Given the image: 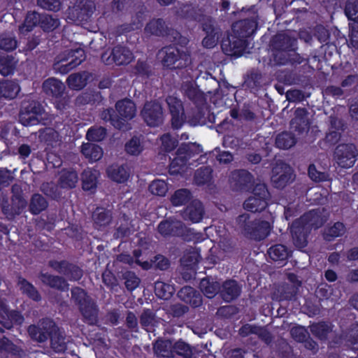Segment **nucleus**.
<instances>
[{"label":"nucleus","instance_id":"obj_48","mask_svg":"<svg viewBox=\"0 0 358 358\" xmlns=\"http://www.w3.org/2000/svg\"><path fill=\"white\" fill-rule=\"evenodd\" d=\"M309 327L312 334L321 341L327 340L332 331L331 325L324 322L313 323Z\"/></svg>","mask_w":358,"mask_h":358},{"label":"nucleus","instance_id":"obj_26","mask_svg":"<svg viewBox=\"0 0 358 358\" xmlns=\"http://www.w3.org/2000/svg\"><path fill=\"white\" fill-rule=\"evenodd\" d=\"M257 28V17L244 19L235 22L232 26L233 32L246 38L254 34Z\"/></svg>","mask_w":358,"mask_h":358},{"label":"nucleus","instance_id":"obj_36","mask_svg":"<svg viewBox=\"0 0 358 358\" xmlns=\"http://www.w3.org/2000/svg\"><path fill=\"white\" fill-rule=\"evenodd\" d=\"M38 138L41 142L51 148H57L62 144V136L51 127H45L39 130Z\"/></svg>","mask_w":358,"mask_h":358},{"label":"nucleus","instance_id":"obj_8","mask_svg":"<svg viewBox=\"0 0 358 358\" xmlns=\"http://www.w3.org/2000/svg\"><path fill=\"white\" fill-rule=\"evenodd\" d=\"M358 150L352 143H341L338 145L334 152V159L338 166L349 169L354 166Z\"/></svg>","mask_w":358,"mask_h":358},{"label":"nucleus","instance_id":"obj_22","mask_svg":"<svg viewBox=\"0 0 358 358\" xmlns=\"http://www.w3.org/2000/svg\"><path fill=\"white\" fill-rule=\"evenodd\" d=\"M289 282L280 285L277 289L279 300H292L296 296L299 287L301 285V281L294 273L288 274Z\"/></svg>","mask_w":358,"mask_h":358},{"label":"nucleus","instance_id":"obj_33","mask_svg":"<svg viewBox=\"0 0 358 358\" xmlns=\"http://www.w3.org/2000/svg\"><path fill=\"white\" fill-rule=\"evenodd\" d=\"M241 288L236 281L228 280L223 282L220 287V296L226 302H230L236 299L241 294Z\"/></svg>","mask_w":358,"mask_h":358},{"label":"nucleus","instance_id":"obj_61","mask_svg":"<svg viewBox=\"0 0 358 358\" xmlns=\"http://www.w3.org/2000/svg\"><path fill=\"white\" fill-rule=\"evenodd\" d=\"M201 22L203 31L208 34H220V29L217 26L216 22L211 17L207 15H201L197 20Z\"/></svg>","mask_w":358,"mask_h":358},{"label":"nucleus","instance_id":"obj_50","mask_svg":"<svg viewBox=\"0 0 358 358\" xmlns=\"http://www.w3.org/2000/svg\"><path fill=\"white\" fill-rule=\"evenodd\" d=\"M17 285L23 294H25L30 299L38 301L41 300V295L35 287L26 279L19 277Z\"/></svg>","mask_w":358,"mask_h":358},{"label":"nucleus","instance_id":"obj_54","mask_svg":"<svg viewBox=\"0 0 358 358\" xmlns=\"http://www.w3.org/2000/svg\"><path fill=\"white\" fill-rule=\"evenodd\" d=\"M113 108H107L103 110L100 113V117L106 121V122H110V124L115 128L120 129V130H127L128 129V124L124 123L122 120H120L117 117H113Z\"/></svg>","mask_w":358,"mask_h":358},{"label":"nucleus","instance_id":"obj_14","mask_svg":"<svg viewBox=\"0 0 358 358\" xmlns=\"http://www.w3.org/2000/svg\"><path fill=\"white\" fill-rule=\"evenodd\" d=\"M132 59V52L127 48L121 45L115 46L110 52H106L101 55V60L107 65L113 63L117 65H126Z\"/></svg>","mask_w":358,"mask_h":358},{"label":"nucleus","instance_id":"obj_37","mask_svg":"<svg viewBox=\"0 0 358 358\" xmlns=\"http://www.w3.org/2000/svg\"><path fill=\"white\" fill-rule=\"evenodd\" d=\"M178 296L182 301L194 307H199L202 304L201 294L192 287L185 286L181 288Z\"/></svg>","mask_w":358,"mask_h":358},{"label":"nucleus","instance_id":"obj_56","mask_svg":"<svg viewBox=\"0 0 358 358\" xmlns=\"http://www.w3.org/2000/svg\"><path fill=\"white\" fill-rule=\"evenodd\" d=\"M266 206V200L254 196H250L243 203L244 208L252 213L262 211L265 209Z\"/></svg>","mask_w":358,"mask_h":358},{"label":"nucleus","instance_id":"obj_39","mask_svg":"<svg viewBox=\"0 0 358 358\" xmlns=\"http://www.w3.org/2000/svg\"><path fill=\"white\" fill-rule=\"evenodd\" d=\"M199 288L201 292L208 298H213L217 293L220 292V285L213 278H203L199 283Z\"/></svg>","mask_w":358,"mask_h":358},{"label":"nucleus","instance_id":"obj_60","mask_svg":"<svg viewBox=\"0 0 358 358\" xmlns=\"http://www.w3.org/2000/svg\"><path fill=\"white\" fill-rule=\"evenodd\" d=\"M211 178V168L209 166H203L195 171L194 176V182L197 185H203L210 182Z\"/></svg>","mask_w":358,"mask_h":358},{"label":"nucleus","instance_id":"obj_42","mask_svg":"<svg viewBox=\"0 0 358 358\" xmlns=\"http://www.w3.org/2000/svg\"><path fill=\"white\" fill-rule=\"evenodd\" d=\"M48 206V202L41 194H34L29 200V210L32 215H38Z\"/></svg>","mask_w":358,"mask_h":358},{"label":"nucleus","instance_id":"obj_32","mask_svg":"<svg viewBox=\"0 0 358 358\" xmlns=\"http://www.w3.org/2000/svg\"><path fill=\"white\" fill-rule=\"evenodd\" d=\"M42 88L43 92L51 96L61 97L66 90L65 85L59 80L55 78H50L43 83Z\"/></svg>","mask_w":358,"mask_h":358},{"label":"nucleus","instance_id":"obj_13","mask_svg":"<svg viewBox=\"0 0 358 358\" xmlns=\"http://www.w3.org/2000/svg\"><path fill=\"white\" fill-rule=\"evenodd\" d=\"M146 12L147 8L142 2L138 0L135 1L129 12L134 15L131 17V22L129 24H122L119 27L117 28L118 34H121L141 28Z\"/></svg>","mask_w":358,"mask_h":358},{"label":"nucleus","instance_id":"obj_51","mask_svg":"<svg viewBox=\"0 0 358 358\" xmlns=\"http://www.w3.org/2000/svg\"><path fill=\"white\" fill-rule=\"evenodd\" d=\"M268 257L273 261H284L289 256V251L287 247L282 244H276L268 248Z\"/></svg>","mask_w":358,"mask_h":358},{"label":"nucleus","instance_id":"obj_6","mask_svg":"<svg viewBox=\"0 0 358 358\" xmlns=\"http://www.w3.org/2000/svg\"><path fill=\"white\" fill-rule=\"evenodd\" d=\"M57 326L50 318H43L36 324H31L28 327L27 332L30 338L38 343H44L57 332Z\"/></svg>","mask_w":358,"mask_h":358},{"label":"nucleus","instance_id":"obj_55","mask_svg":"<svg viewBox=\"0 0 358 358\" xmlns=\"http://www.w3.org/2000/svg\"><path fill=\"white\" fill-rule=\"evenodd\" d=\"M296 143L294 135L290 132H282L275 138V145L280 149L287 150L293 147Z\"/></svg>","mask_w":358,"mask_h":358},{"label":"nucleus","instance_id":"obj_10","mask_svg":"<svg viewBox=\"0 0 358 358\" xmlns=\"http://www.w3.org/2000/svg\"><path fill=\"white\" fill-rule=\"evenodd\" d=\"M95 10V3L91 0H78L67 10V19L73 22L87 21Z\"/></svg>","mask_w":358,"mask_h":358},{"label":"nucleus","instance_id":"obj_53","mask_svg":"<svg viewBox=\"0 0 358 358\" xmlns=\"http://www.w3.org/2000/svg\"><path fill=\"white\" fill-rule=\"evenodd\" d=\"M345 233V227L342 222H337L334 225L327 227L323 232V238L327 241H331Z\"/></svg>","mask_w":358,"mask_h":358},{"label":"nucleus","instance_id":"obj_47","mask_svg":"<svg viewBox=\"0 0 358 358\" xmlns=\"http://www.w3.org/2000/svg\"><path fill=\"white\" fill-rule=\"evenodd\" d=\"M134 226L129 222V218L127 215H123L117 222V227L115 232L114 233V237L115 238H122L129 236L133 231Z\"/></svg>","mask_w":358,"mask_h":358},{"label":"nucleus","instance_id":"obj_58","mask_svg":"<svg viewBox=\"0 0 358 358\" xmlns=\"http://www.w3.org/2000/svg\"><path fill=\"white\" fill-rule=\"evenodd\" d=\"M17 64V60L12 55H6L0 58V73L7 76L13 73Z\"/></svg>","mask_w":358,"mask_h":358},{"label":"nucleus","instance_id":"obj_4","mask_svg":"<svg viewBox=\"0 0 358 358\" xmlns=\"http://www.w3.org/2000/svg\"><path fill=\"white\" fill-rule=\"evenodd\" d=\"M202 149L196 143H182L169 165V173L178 174L185 166L188 159L195 154H200Z\"/></svg>","mask_w":358,"mask_h":358},{"label":"nucleus","instance_id":"obj_16","mask_svg":"<svg viewBox=\"0 0 358 358\" xmlns=\"http://www.w3.org/2000/svg\"><path fill=\"white\" fill-rule=\"evenodd\" d=\"M229 180L231 188L234 191H248L254 184L252 175L244 169L231 172Z\"/></svg>","mask_w":358,"mask_h":358},{"label":"nucleus","instance_id":"obj_41","mask_svg":"<svg viewBox=\"0 0 358 358\" xmlns=\"http://www.w3.org/2000/svg\"><path fill=\"white\" fill-rule=\"evenodd\" d=\"M78 181V174L73 170H62L60 172L58 185L61 188L71 189Z\"/></svg>","mask_w":358,"mask_h":358},{"label":"nucleus","instance_id":"obj_49","mask_svg":"<svg viewBox=\"0 0 358 358\" xmlns=\"http://www.w3.org/2000/svg\"><path fill=\"white\" fill-rule=\"evenodd\" d=\"M99 175L98 171L91 169H85L82 173L83 188L85 190H91L96 187L97 178Z\"/></svg>","mask_w":358,"mask_h":358},{"label":"nucleus","instance_id":"obj_1","mask_svg":"<svg viewBox=\"0 0 358 358\" xmlns=\"http://www.w3.org/2000/svg\"><path fill=\"white\" fill-rule=\"evenodd\" d=\"M71 299L78 306L83 320L88 324H95L98 321L99 308L95 301L82 288L71 289Z\"/></svg>","mask_w":358,"mask_h":358},{"label":"nucleus","instance_id":"obj_57","mask_svg":"<svg viewBox=\"0 0 358 358\" xmlns=\"http://www.w3.org/2000/svg\"><path fill=\"white\" fill-rule=\"evenodd\" d=\"M51 348L57 352H62L66 350L67 342L63 333L57 327V332L50 336Z\"/></svg>","mask_w":358,"mask_h":358},{"label":"nucleus","instance_id":"obj_59","mask_svg":"<svg viewBox=\"0 0 358 358\" xmlns=\"http://www.w3.org/2000/svg\"><path fill=\"white\" fill-rule=\"evenodd\" d=\"M41 14L36 11L27 13L24 24L20 27L21 32L24 31L28 32L33 29L37 25L40 24Z\"/></svg>","mask_w":358,"mask_h":358},{"label":"nucleus","instance_id":"obj_46","mask_svg":"<svg viewBox=\"0 0 358 358\" xmlns=\"http://www.w3.org/2000/svg\"><path fill=\"white\" fill-rule=\"evenodd\" d=\"M112 217L110 210L102 208H97L92 214L94 224L96 227L107 226L110 223Z\"/></svg>","mask_w":358,"mask_h":358},{"label":"nucleus","instance_id":"obj_7","mask_svg":"<svg viewBox=\"0 0 358 358\" xmlns=\"http://www.w3.org/2000/svg\"><path fill=\"white\" fill-rule=\"evenodd\" d=\"M271 180L275 187L284 188L293 180L292 169L282 160H276L272 166Z\"/></svg>","mask_w":358,"mask_h":358},{"label":"nucleus","instance_id":"obj_40","mask_svg":"<svg viewBox=\"0 0 358 358\" xmlns=\"http://www.w3.org/2000/svg\"><path fill=\"white\" fill-rule=\"evenodd\" d=\"M107 174L110 178L117 182H124L127 180L129 173L127 166L113 164L107 169Z\"/></svg>","mask_w":358,"mask_h":358},{"label":"nucleus","instance_id":"obj_24","mask_svg":"<svg viewBox=\"0 0 358 358\" xmlns=\"http://www.w3.org/2000/svg\"><path fill=\"white\" fill-rule=\"evenodd\" d=\"M205 215V209L203 203L197 199L191 201L187 206L181 212V216L185 220L192 223L200 222Z\"/></svg>","mask_w":358,"mask_h":358},{"label":"nucleus","instance_id":"obj_11","mask_svg":"<svg viewBox=\"0 0 358 358\" xmlns=\"http://www.w3.org/2000/svg\"><path fill=\"white\" fill-rule=\"evenodd\" d=\"M158 231L164 236H173L186 238L189 233V229L181 220L169 218L159 224Z\"/></svg>","mask_w":358,"mask_h":358},{"label":"nucleus","instance_id":"obj_45","mask_svg":"<svg viewBox=\"0 0 358 358\" xmlns=\"http://www.w3.org/2000/svg\"><path fill=\"white\" fill-rule=\"evenodd\" d=\"M81 152L90 161L96 162L103 156L102 148L94 143H83L81 146Z\"/></svg>","mask_w":358,"mask_h":358},{"label":"nucleus","instance_id":"obj_38","mask_svg":"<svg viewBox=\"0 0 358 358\" xmlns=\"http://www.w3.org/2000/svg\"><path fill=\"white\" fill-rule=\"evenodd\" d=\"M141 327L147 331L153 332L159 322L155 313L150 309L144 310L139 317Z\"/></svg>","mask_w":358,"mask_h":358},{"label":"nucleus","instance_id":"obj_64","mask_svg":"<svg viewBox=\"0 0 358 358\" xmlns=\"http://www.w3.org/2000/svg\"><path fill=\"white\" fill-rule=\"evenodd\" d=\"M60 24L58 18L48 14H41L39 26L45 31H51L57 28Z\"/></svg>","mask_w":358,"mask_h":358},{"label":"nucleus","instance_id":"obj_30","mask_svg":"<svg viewBox=\"0 0 358 358\" xmlns=\"http://www.w3.org/2000/svg\"><path fill=\"white\" fill-rule=\"evenodd\" d=\"M145 31L152 35L158 36H164L165 35H168L171 31L173 32V34H176V36H174V38H176V36L178 35V32L169 29L166 24V22L161 18L153 19L150 20L146 24L145 27Z\"/></svg>","mask_w":358,"mask_h":358},{"label":"nucleus","instance_id":"obj_34","mask_svg":"<svg viewBox=\"0 0 358 358\" xmlns=\"http://www.w3.org/2000/svg\"><path fill=\"white\" fill-rule=\"evenodd\" d=\"M153 352L158 357L171 358L174 357L173 344L169 339L158 338L153 343Z\"/></svg>","mask_w":358,"mask_h":358},{"label":"nucleus","instance_id":"obj_23","mask_svg":"<svg viewBox=\"0 0 358 358\" xmlns=\"http://www.w3.org/2000/svg\"><path fill=\"white\" fill-rule=\"evenodd\" d=\"M310 125L309 112L306 108H297L294 111V117L290 121V127L299 134L308 132Z\"/></svg>","mask_w":358,"mask_h":358},{"label":"nucleus","instance_id":"obj_18","mask_svg":"<svg viewBox=\"0 0 358 358\" xmlns=\"http://www.w3.org/2000/svg\"><path fill=\"white\" fill-rule=\"evenodd\" d=\"M48 266L57 272L63 274L70 280H78L83 276V271L77 266L65 260H50Z\"/></svg>","mask_w":358,"mask_h":358},{"label":"nucleus","instance_id":"obj_21","mask_svg":"<svg viewBox=\"0 0 358 358\" xmlns=\"http://www.w3.org/2000/svg\"><path fill=\"white\" fill-rule=\"evenodd\" d=\"M268 45L272 54L291 48H296L297 39L287 33L281 32L271 38Z\"/></svg>","mask_w":358,"mask_h":358},{"label":"nucleus","instance_id":"obj_44","mask_svg":"<svg viewBox=\"0 0 358 358\" xmlns=\"http://www.w3.org/2000/svg\"><path fill=\"white\" fill-rule=\"evenodd\" d=\"M20 86L12 80H3L0 82V94L2 98L13 99L15 98L20 92Z\"/></svg>","mask_w":358,"mask_h":358},{"label":"nucleus","instance_id":"obj_43","mask_svg":"<svg viewBox=\"0 0 358 358\" xmlns=\"http://www.w3.org/2000/svg\"><path fill=\"white\" fill-rule=\"evenodd\" d=\"M4 352L10 353L20 357L25 355L24 350L20 346H17L11 342L6 336H0V355Z\"/></svg>","mask_w":358,"mask_h":358},{"label":"nucleus","instance_id":"obj_12","mask_svg":"<svg viewBox=\"0 0 358 358\" xmlns=\"http://www.w3.org/2000/svg\"><path fill=\"white\" fill-rule=\"evenodd\" d=\"M141 115L150 127H157L163 123L164 113L161 104L157 101H148L144 104Z\"/></svg>","mask_w":358,"mask_h":358},{"label":"nucleus","instance_id":"obj_20","mask_svg":"<svg viewBox=\"0 0 358 358\" xmlns=\"http://www.w3.org/2000/svg\"><path fill=\"white\" fill-rule=\"evenodd\" d=\"M11 203H10L8 218L13 219L22 213L27 205L23 196V191L20 185L14 184L11 187Z\"/></svg>","mask_w":358,"mask_h":358},{"label":"nucleus","instance_id":"obj_29","mask_svg":"<svg viewBox=\"0 0 358 358\" xmlns=\"http://www.w3.org/2000/svg\"><path fill=\"white\" fill-rule=\"evenodd\" d=\"M181 88L184 95L195 105H202L206 103L204 92L199 90L194 81L184 82Z\"/></svg>","mask_w":358,"mask_h":358},{"label":"nucleus","instance_id":"obj_27","mask_svg":"<svg viewBox=\"0 0 358 358\" xmlns=\"http://www.w3.org/2000/svg\"><path fill=\"white\" fill-rule=\"evenodd\" d=\"M38 278L43 284L52 289H55L60 292H66L69 290V284L62 276L41 272L38 275Z\"/></svg>","mask_w":358,"mask_h":358},{"label":"nucleus","instance_id":"obj_63","mask_svg":"<svg viewBox=\"0 0 358 358\" xmlns=\"http://www.w3.org/2000/svg\"><path fill=\"white\" fill-rule=\"evenodd\" d=\"M176 13L181 18L194 20H197L201 16L196 10L190 5H182L176 8Z\"/></svg>","mask_w":358,"mask_h":358},{"label":"nucleus","instance_id":"obj_17","mask_svg":"<svg viewBox=\"0 0 358 358\" xmlns=\"http://www.w3.org/2000/svg\"><path fill=\"white\" fill-rule=\"evenodd\" d=\"M329 214L324 208H319L305 213L298 220L310 231L313 228L318 229L329 219Z\"/></svg>","mask_w":358,"mask_h":358},{"label":"nucleus","instance_id":"obj_15","mask_svg":"<svg viewBox=\"0 0 358 358\" xmlns=\"http://www.w3.org/2000/svg\"><path fill=\"white\" fill-rule=\"evenodd\" d=\"M166 102L171 115V126L173 129L180 128L186 120L182 101L176 96H168Z\"/></svg>","mask_w":358,"mask_h":358},{"label":"nucleus","instance_id":"obj_9","mask_svg":"<svg viewBox=\"0 0 358 358\" xmlns=\"http://www.w3.org/2000/svg\"><path fill=\"white\" fill-rule=\"evenodd\" d=\"M298 47L291 48L285 50L272 53L269 59V64L275 66H296L301 64L304 59L297 52Z\"/></svg>","mask_w":358,"mask_h":358},{"label":"nucleus","instance_id":"obj_5","mask_svg":"<svg viewBox=\"0 0 358 358\" xmlns=\"http://www.w3.org/2000/svg\"><path fill=\"white\" fill-rule=\"evenodd\" d=\"M85 56L83 49L77 48L76 50H68L64 55H59L56 57V61L53 64V69L55 71L65 74L78 66L85 60Z\"/></svg>","mask_w":358,"mask_h":358},{"label":"nucleus","instance_id":"obj_28","mask_svg":"<svg viewBox=\"0 0 358 358\" xmlns=\"http://www.w3.org/2000/svg\"><path fill=\"white\" fill-rule=\"evenodd\" d=\"M115 108L118 113V117H117L124 122V123L131 120L136 113L135 103L129 99L118 101L115 104Z\"/></svg>","mask_w":358,"mask_h":358},{"label":"nucleus","instance_id":"obj_25","mask_svg":"<svg viewBox=\"0 0 358 358\" xmlns=\"http://www.w3.org/2000/svg\"><path fill=\"white\" fill-rule=\"evenodd\" d=\"M292 243L298 249L305 248L308 244V227L304 226L299 220H294L290 228Z\"/></svg>","mask_w":358,"mask_h":358},{"label":"nucleus","instance_id":"obj_52","mask_svg":"<svg viewBox=\"0 0 358 358\" xmlns=\"http://www.w3.org/2000/svg\"><path fill=\"white\" fill-rule=\"evenodd\" d=\"M194 199L191 192L187 189L176 190L171 197V203L175 206H183Z\"/></svg>","mask_w":358,"mask_h":358},{"label":"nucleus","instance_id":"obj_62","mask_svg":"<svg viewBox=\"0 0 358 358\" xmlns=\"http://www.w3.org/2000/svg\"><path fill=\"white\" fill-rule=\"evenodd\" d=\"M134 0H113L111 2V11L115 15L129 12Z\"/></svg>","mask_w":358,"mask_h":358},{"label":"nucleus","instance_id":"obj_35","mask_svg":"<svg viewBox=\"0 0 358 358\" xmlns=\"http://www.w3.org/2000/svg\"><path fill=\"white\" fill-rule=\"evenodd\" d=\"M91 77L92 74L86 71L71 73L68 76L66 83L70 89L80 90L87 85Z\"/></svg>","mask_w":358,"mask_h":358},{"label":"nucleus","instance_id":"obj_2","mask_svg":"<svg viewBox=\"0 0 358 358\" xmlns=\"http://www.w3.org/2000/svg\"><path fill=\"white\" fill-rule=\"evenodd\" d=\"M236 222L241 233L250 239L263 240L270 232L271 226L268 222L251 220L250 215L248 213L239 215Z\"/></svg>","mask_w":358,"mask_h":358},{"label":"nucleus","instance_id":"obj_31","mask_svg":"<svg viewBox=\"0 0 358 358\" xmlns=\"http://www.w3.org/2000/svg\"><path fill=\"white\" fill-rule=\"evenodd\" d=\"M208 113V110L206 103L202 105H195L191 112L187 113L186 119L191 126L202 125L206 124Z\"/></svg>","mask_w":358,"mask_h":358},{"label":"nucleus","instance_id":"obj_3","mask_svg":"<svg viewBox=\"0 0 358 358\" xmlns=\"http://www.w3.org/2000/svg\"><path fill=\"white\" fill-rule=\"evenodd\" d=\"M159 55L163 65L170 69H182L191 62L189 55L174 45L163 48Z\"/></svg>","mask_w":358,"mask_h":358},{"label":"nucleus","instance_id":"obj_19","mask_svg":"<svg viewBox=\"0 0 358 358\" xmlns=\"http://www.w3.org/2000/svg\"><path fill=\"white\" fill-rule=\"evenodd\" d=\"M246 47V41L243 37L234 34L229 35L222 42V49L226 55L241 56Z\"/></svg>","mask_w":358,"mask_h":358}]
</instances>
